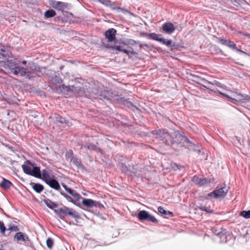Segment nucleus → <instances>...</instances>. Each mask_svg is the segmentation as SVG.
I'll use <instances>...</instances> for the list:
<instances>
[{
	"label": "nucleus",
	"mask_w": 250,
	"mask_h": 250,
	"mask_svg": "<svg viewBox=\"0 0 250 250\" xmlns=\"http://www.w3.org/2000/svg\"><path fill=\"white\" fill-rule=\"evenodd\" d=\"M19 230V229L16 226H10L8 229L7 230V231H9V232H8V235L11 231H17Z\"/></svg>",
	"instance_id": "bb28decb"
},
{
	"label": "nucleus",
	"mask_w": 250,
	"mask_h": 250,
	"mask_svg": "<svg viewBox=\"0 0 250 250\" xmlns=\"http://www.w3.org/2000/svg\"><path fill=\"white\" fill-rule=\"evenodd\" d=\"M1 50L2 52H4V50L3 49V48H1Z\"/></svg>",
	"instance_id": "37998d69"
},
{
	"label": "nucleus",
	"mask_w": 250,
	"mask_h": 250,
	"mask_svg": "<svg viewBox=\"0 0 250 250\" xmlns=\"http://www.w3.org/2000/svg\"><path fill=\"white\" fill-rule=\"evenodd\" d=\"M177 145V147L185 146L189 148L192 146V143L184 135L180 133L179 131L173 132V145Z\"/></svg>",
	"instance_id": "f03ea898"
},
{
	"label": "nucleus",
	"mask_w": 250,
	"mask_h": 250,
	"mask_svg": "<svg viewBox=\"0 0 250 250\" xmlns=\"http://www.w3.org/2000/svg\"><path fill=\"white\" fill-rule=\"evenodd\" d=\"M1 247H2V246H1V245L0 244V250H1Z\"/></svg>",
	"instance_id": "79ce46f5"
},
{
	"label": "nucleus",
	"mask_w": 250,
	"mask_h": 250,
	"mask_svg": "<svg viewBox=\"0 0 250 250\" xmlns=\"http://www.w3.org/2000/svg\"><path fill=\"white\" fill-rule=\"evenodd\" d=\"M240 216L244 217L245 218H250V210L246 211L243 210L240 212Z\"/></svg>",
	"instance_id": "b1692460"
},
{
	"label": "nucleus",
	"mask_w": 250,
	"mask_h": 250,
	"mask_svg": "<svg viewBox=\"0 0 250 250\" xmlns=\"http://www.w3.org/2000/svg\"><path fill=\"white\" fill-rule=\"evenodd\" d=\"M65 190L71 195H72L73 197L76 198L78 200L79 199L80 197L79 195L76 193V192L74 191L73 190H72L70 188H67L65 187Z\"/></svg>",
	"instance_id": "5701e85b"
},
{
	"label": "nucleus",
	"mask_w": 250,
	"mask_h": 250,
	"mask_svg": "<svg viewBox=\"0 0 250 250\" xmlns=\"http://www.w3.org/2000/svg\"><path fill=\"white\" fill-rule=\"evenodd\" d=\"M172 46H173V48H178V45H177L175 44V43H174V44H173Z\"/></svg>",
	"instance_id": "4c0bfd02"
},
{
	"label": "nucleus",
	"mask_w": 250,
	"mask_h": 250,
	"mask_svg": "<svg viewBox=\"0 0 250 250\" xmlns=\"http://www.w3.org/2000/svg\"><path fill=\"white\" fill-rule=\"evenodd\" d=\"M125 102L126 103L125 104H126V105H127V106H129V105H130V104H131V103H129V102H128L126 101Z\"/></svg>",
	"instance_id": "ea45409f"
},
{
	"label": "nucleus",
	"mask_w": 250,
	"mask_h": 250,
	"mask_svg": "<svg viewBox=\"0 0 250 250\" xmlns=\"http://www.w3.org/2000/svg\"><path fill=\"white\" fill-rule=\"evenodd\" d=\"M158 210L159 212L161 213L164 214L167 213V211L166 210H165L161 207H159L158 208Z\"/></svg>",
	"instance_id": "f704fd0d"
},
{
	"label": "nucleus",
	"mask_w": 250,
	"mask_h": 250,
	"mask_svg": "<svg viewBox=\"0 0 250 250\" xmlns=\"http://www.w3.org/2000/svg\"><path fill=\"white\" fill-rule=\"evenodd\" d=\"M236 50L237 51L240 52H241V53H244V52L243 51H242V50H240V49H237H237H236Z\"/></svg>",
	"instance_id": "58836bf2"
},
{
	"label": "nucleus",
	"mask_w": 250,
	"mask_h": 250,
	"mask_svg": "<svg viewBox=\"0 0 250 250\" xmlns=\"http://www.w3.org/2000/svg\"><path fill=\"white\" fill-rule=\"evenodd\" d=\"M70 199H71V197H69V201H71L70 200Z\"/></svg>",
	"instance_id": "49530a36"
},
{
	"label": "nucleus",
	"mask_w": 250,
	"mask_h": 250,
	"mask_svg": "<svg viewBox=\"0 0 250 250\" xmlns=\"http://www.w3.org/2000/svg\"><path fill=\"white\" fill-rule=\"evenodd\" d=\"M238 34H242L243 35H245V36H249L248 34H243L242 32H240V31L238 32Z\"/></svg>",
	"instance_id": "e433bc0d"
},
{
	"label": "nucleus",
	"mask_w": 250,
	"mask_h": 250,
	"mask_svg": "<svg viewBox=\"0 0 250 250\" xmlns=\"http://www.w3.org/2000/svg\"><path fill=\"white\" fill-rule=\"evenodd\" d=\"M50 5L55 9L60 11L64 10V9H65L66 7V6L64 3L53 0L50 1Z\"/></svg>",
	"instance_id": "9d476101"
},
{
	"label": "nucleus",
	"mask_w": 250,
	"mask_h": 250,
	"mask_svg": "<svg viewBox=\"0 0 250 250\" xmlns=\"http://www.w3.org/2000/svg\"><path fill=\"white\" fill-rule=\"evenodd\" d=\"M70 199H71V197H69V201H71L70 200Z\"/></svg>",
	"instance_id": "c03bdc74"
},
{
	"label": "nucleus",
	"mask_w": 250,
	"mask_h": 250,
	"mask_svg": "<svg viewBox=\"0 0 250 250\" xmlns=\"http://www.w3.org/2000/svg\"><path fill=\"white\" fill-rule=\"evenodd\" d=\"M219 93L228 98L229 101L237 104V103H242L245 102L243 96L240 93H237L234 92L229 91V94H225L221 92Z\"/></svg>",
	"instance_id": "20e7f679"
},
{
	"label": "nucleus",
	"mask_w": 250,
	"mask_h": 250,
	"mask_svg": "<svg viewBox=\"0 0 250 250\" xmlns=\"http://www.w3.org/2000/svg\"><path fill=\"white\" fill-rule=\"evenodd\" d=\"M206 83L209 85L210 84H211L212 85H216L218 87H223V85L219 82H214L213 83H210L208 81H207L206 82Z\"/></svg>",
	"instance_id": "7c9ffc66"
},
{
	"label": "nucleus",
	"mask_w": 250,
	"mask_h": 250,
	"mask_svg": "<svg viewBox=\"0 0 250 250\" xmlns=\"http://www.w3.org/2000/svg\"><path fill=\"white\" fill-rule=\"evenodd\" d=\"M138 218L141 220H146L152 222H157V219L153 216L150 215L146 210H141L138 213Z\"/></svg>",
	"instance_id": "0eeeda50"
},
{
	"label": "nucleus",
	"mask_w": 250,
	"mask_h": 250,
	"mask_svg": "<svg viewBox=\"0 0 250 250\" xmlns=\"http://www.w3.org/2000/svg\"><path fill=\"white\" fill-rule=\"evenodd\" d=\"M175 27H174V25L173 24V28H172V30H173V32L175 30Z\"/></svg>",
	"instance_id": "a19ab883"
},
{
	"label": "nucleus",
	"mask_w": 250,
	"mask_h": 250,
	"mask_svg": "<svg viewBox=\"0 0 250 250\" xmlns=\"http://www.w3.org/2000/svg\"><path fill=\"white\" fill-rule=\"evenodd\" d=\"M40 178H42L43 179L45 182L46 181V180L49 179L50 178L49 177V175L48 172L46 170H43L41 172V177Z\"/></svg>",
	"instance_id": "412c9836"
},
{
	"label": "nucleus",
	"mask_w": 250,
	"mask_h": 250,
	"mask_svg": "<svg viewBox=\"0 0 250 250\" xmlns=\"http://www.w3.org/2000/svg\"><path fill=\"white\" fill-rule=\"evenodd\" d=\"M14 239L16 240L18 242H26L28 241V237L24 235L22 232H18L16 234V235L14 236Z\"/></svg>",
	"instance_id": "4468645a"
},
{
	"label": "nucleus",
	"mask_w": 250,
	"mask_h": 250,
	"mask_svg": "<svg viewBox=\"0 0 250 250\" xmlns=\"http://www.w3.org/2000/svg\"><path fill=\"white\" fill-rule=\"evenodd\" d=\"M218 42L222 45H226L232 49H237V46L235 43L230 40H228L223 38H218Z\"/></svg>",
	"instance_id": "1a4fd4ad"
},
{
	"label": "nucleus",
	"mask_w": 250,
	"mask_h": 250,
	"mask_svg": "<svg viewBox=\"0 0 250 250\" xmlns=\"http://www.w3.org/2000/svg\"><path fill=\"white\" fill-rule=\"evenodd\" d=\"M163 30L167 33L172 32V24L170 23H165L163 26Z\"/></svg>",
	"instance_id": "f3484780"
},
{
	"label": "nucleus",
	"mask_w": 250,
	"mask_h": 250,
	"mask_svg": "<svg viewBox=\"0 0 250 250\" xmlns=\"http://www.w3.org/2000/svg\"><path fill=\"white\" fill-rule=\"evenodd\" d=\"M23 172L28 175L36 178L41 177V171L40 168L34 166L29 161H26L22 165Z\"/></svg>",
	"instance_id": "7ed1b4c3"
},
{
	"label": "nucleus",
	"mask_w": 250,
	"mask_h": 250,
	"mask_svg": "<svg viewBox=\"0 0 250 250\" xmlns=\"http://www.w3.org/2000/svg\"><path fill=\"white\" fill-rule=\"evenodd\" d=\"M46 245L49 249H51L53 245V240L51 238H48L46 240Z\"/></svg>",
	"instance_id": "cd10ccee"
},
{
	"label": "nucleus",
	"mask_w": 250,
	"mask_h": 250,
	"mask_svg": "<svg viewBox=\"0 0 250 250\" xmlns=\"http://www.w3.org/2000/svg\"><path fill=\"white\" fill-rule=\"evenodd\" d=\"M56 15V12L53 10H49L46 11L44 13V17L46 18L53 17Z\"/></svg>",
	"instance_id": "4be33fe9"
},
{
	"label": "nucleus",
	"mask_w": 250,
	"mask_h": 250,
	"mask_svg": "<svg viewBox=\"0 0 250 250\" xmlns=\"http://www.w3.org/2000/svg\"><path fill=\"white\" fill-rule=\"evenodd\" d=\"M212 85H206V86H205V87L206 88H207V89L212 91H214V92H218L219 93V91H216L212 87Z\"/></svg>",
	"instance_id": "72a5a7b5"
},
{
	"label": "nucleus",
	"mask_w": 250,
	"mask_h": 250,
	"mask_svg": "<svg viewBox=\"0 0 250 250\" xmlns=\"http://www.w3.org/2000/svg\"><path fill=\"white\" fill-rule=\"evenodd\" d=\"M56 122H60L61 123H63L65 122V120H64V119L62 118V117H61V116H56Z\"/></svg>",
	"instance_id": "473e14b6"
},
{
	"label": "nucleus",
	"mask_w": 250,
	"mask_h": 250,
	"mask_svg": "<svg viewBox=\"0 0 250 250\" xmlns=\"http://www.w3.org/2000/svg\"><path fill=\"white\" fill-rule=\"evenodd\" d=\"M71 161L72 163H73L74 164H75L77 167H79L81 166V162L80 160L78 159H75V158H71Z\"/></svg>",
	"instance_id": "a878e982"
},
{
	"label": "nucleus",
	"mask_w": 250,
	"mask_h": 250,
	"mask_svg": "<svg viewBox=\"0 0 250 250\" xmlns=\"http://www.w3.org/2000/svg\"><path fill=\"white\" fill-rule=\"evenodd\" d=\"M113 49L117 50L119 51L123 52L124 53L127 54L128 55H133V56H137L138 55V53L132 50H126V49H123L121 46H115L112 47Z\"/></svg>",
	"instance_id": "ddd939ff"
},
{
	"label": "nucleus",
	"mask_w": 250,
	"mask_h": 250,
	"mask_svg": "<svg viewBox=\"0 0 250 250\" xmlns=\"http://www.w3.org/2000/svg\"><path fill=\"white\" fill-rule=\"evenodd\" d=\"M70 199H71V197H69V201H71L70 200Z\"/></svg>",
	"instance_id": "a18cd8bd"
},
{
	"label": "nucleus",
	"mask_w": 250,
	"mask_h": 250,
	"mask_svg": "<svg viewBox=\"0 0 250 250\" xmlns=\"http://www.w3.org/2000/svg\"><path fill=\"white\" fill-rule=\"evenodd\" d=\"M0 230L1 233L5 235V232L6 231V229L4 226L3 223L0 221Z\"/></svg>",
	"instance_id": "c756f323"
},
{
	"label": "nucleus",
	"mask_w": 250,
	"mask_h": 250,
	"mask_svg": "<svg viewBox=\"0 0 250 250\" xmlns=\"http://www.w3.org/2000/svg\"><path fill=\"white\" fill-rule=\"evenodd\" d=\"M116 33V30L113 28H110L105 32V36L108 41L111 42L114 40Z\"/></svg>",
	"instance_id": "f8f14e48"
},
{
	"label": "nucleus",
	"mask_w": 250,
	"mask_h": 250,
	"mask_svg": "<svg viewBox=\"0 0 250 250\" xmlns=\"http://www.w3.org/2000/svg\"><path fill=\"white\" fill-rule=\"evenodd\" d=\"M184 167L178 165L176 164H173V170L176 171L177 170H181L183 169Z\"/></svg>",
	"instance_id": "c85d7f7f"
},
{
	"label": "nucleus",
	"mask_w": 250,
	"mask_h": 250,
	"mask_svg": "<svg viewBox=\"0 0 250 250\" xmlns=\"http://www.w3.org/2000/svg\"><path fill=\"white\" fill-rule=\"evenodd\" d=\"M82 204L85 207L92 208L93 207L103 208V206L99 202H96L91 199L84 198L82 201Z\"/></svg>",
	"instance_id": "6e6552de"
},
{
	"label": "nucleus",
	"mask_w": 250,
	"mask_h": 250,
	"mask_svg": "<svg viewBox=\"0 0 250 250\" xmlns=\"http://www.w3.org/2000/svg\"><path fill=\"white\" fill-rule=\"evenodd\" d=\"M46 183L50 187L55 189H59L60 188L59 183L55 179L50 178L46 180Z\"/></svg>",
	"instance_id": "2eb2a0df"
},
{
	"label": "nucleus",
	"mask_w": 250,
	"mask_h": 250,
	"mask_svg": "<svg viewBox=\"0 0 250 250\" xmlns=\"http://www.w3.org/2000/svg\"><path fill=\"white\" fill-rule=\"evenodd\" d=\"M102 4L105 5L106 6H110L112 7L113 9H114V7H112L111 2L109 0H98Z\"/></svg>",
	"instance_id": "393cba45"
},
{
	"label": "nucleus",
	"mask_w": 250,
	"mask_h": 250,
	"mask_svg": "<svg viewBox=\"0 0 250 250\" xmlns=\"http://www.w3.org/2000/svg\"><path fill=\"white\" fill-rule=\"evenodd\" d=\"M32 188L37 192H41L43 189V187L39 184H34L32 186Z\"/></svg>",
	"instance_id": "a211bd4d"
},
{
	"label": "nucleus",
	"mask_w": 250,
	"mask_h": 250,
	"mask_svg": "<svg viewBox=\"0 0 250 250\" xmlns=\"http://www.w3.org/2000/svg\"><path fill=\"white\" fill-rule=\"evenodd\" d=\"M44 202L46 206L51 209H54L57 207V205L49 200H45Z\"/></svg>",
	"instance_id": "6ab92c4d"
},
{
	"label": "nucleus",
	"mask_w": 250,
	"mask_h": 250,
	"mask_svg": "<svg viewBox=\"0 0 250 250\" xmlns=\"http://www.w3.org/2000/svg\"><path fill=\"white\" fill-rule=\"evenodd\" d=\"M199 208L201 210L206 211L207 212H212L211 209H209V208H207L206 206H201Z\"/></svg>",
	"instance_id": "2f4dec72"
},
{
	"label": "nucleus",
	"mask_w": 250,
	"mask_h": 250,
	"mask_svg": "<svg viewBox=\"0 0 250 250\" xmlns=\"http://www.w3.org/2000/svg\"><path fill=\"white\" fill-rule=\"evenodd\" d=\"M0 64L5 68H9L11 72L16 75H20L21 76H27L29 77L31 72L29 68L31 70L37 72L39 68L33 63H28L25 61H20L17 59H12L9 55L4 54H0Z\"/></svg>",
	"instance_id": "f257e3e1"
},
{
	"label": "nucleus",
	"mask_w": 250,
	"mask_h": 250,
	"mask_svg": "<svg viewBox=\"0 0 250 250\" xmlns=\"http://www.w3.org/2000/svg\"><path fill=\"white\" fill-rule=\"evenodd\" d=\"M0 185L1 187L7 189L10 188V187L12 185V183L9 181L4 179Z\"/></svg>",
	"instance_id": "aec40b11"
},
{
	"label": "nucleus",
	"mask_w": 250,
	"mask_h": 250,
	"mask_svg": "<svg viewBox=\"0 0 250 250\" xmlns=\"http://www.w3.org/2000/svg\"><path fill=\"white\" fill-rule=\"evenodd\" d=\"M192 181L194 183L199 186H206L208 184L213 183V180L206 178H200L198 176H194L192 178Z\"/></svg>",
	"instance_id": "423d86ee"
},
{
	"label": "nucleus",
	"mask_w": 250,
	"mask_h": 250,
	"mask_svg": "<svg viewBox=\"0 0 250 250\" xmlns=\"http://www.w3.org/2000/svg\"><path fill=\"white\" fill-rule=\"evenodd\" d=\"M72 154V152L71 151L68 152V153H67L68 157H69V155H70V156H71Z\"/></svg>",
	"instance_id": "c9c22d12"
},
{
	"label": "nucleus",
	"mask_w": 250,
	"mask_h": 250,
	"mask_svg": "<svg viewBox=\"0 0 250 250\" xmlns=\"http://www.w3.org/2000/svg\"><path fill=\"white\" fill-rule=\"evenodd\" d=\"M152 39L160 42L161 43L165 44L167 46L170 45L171 41L170 40H166L161 37V35L158 34H152L151 35Z\"/></svg>",
	"instance_id": "9b49d317"
},
{
	"label": "nucleus",
	"mask_w": 250,
	"mask_h": 250,
	"mask_svg": "<svg viewBox=\"0 0 250 250\" xmlns=\"http://www.w3.org/2000/svg\"><path fill=\"white\" fill-rule=\"evenodd\" d=\"M228 190V188L225 187L216 189L212 192L208 194L207 198H223L226 196Z\"/></svg>",
	"instance_id": "39448f33"
},
{
	"label": "nucleus",
	"mask_w": 250,
	"mask_h": 250,
	"mask_svg": "<svg viewBox=\"0 0 250 250\" xmlns=\"http://www.w3.org/2000/svg\"><path fill=\"white\" fill-rule=\"evenodd\" d=\"M64 212L67 213L69 215L71 216L72 217L75 219L80 218V216L78 213L72 209L69 208H65Z\"/></svg>",
	"instance_id": "dca6fc26"
}]
</instances>
